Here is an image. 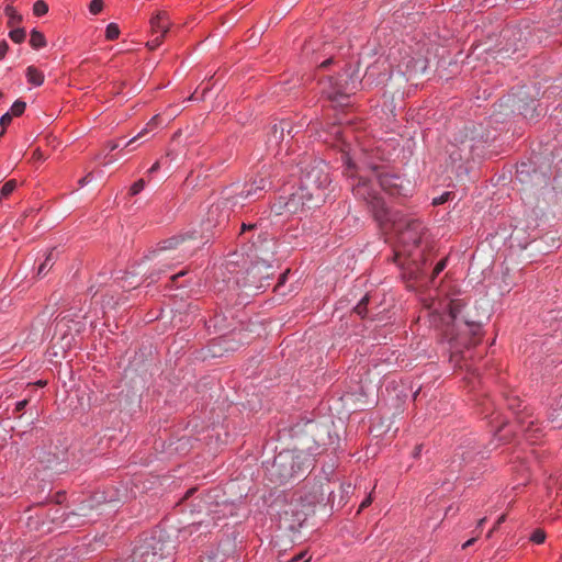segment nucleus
Wrapping results in <instances>:
<instances>
[{"label":"nucleus","mask_w":562,"mask_h":562,"mask_svg":"<svg viewBox=\"0 0 562 562\" xmlns=\"http://www.w3.org/2000/svg\"><path fill=\"white\" fill-rule=\"evenodd\" d=\"M12 117H13V115H12L10 112L4 113V114L0 117V126H1V131H0V138H1V137L3 136V134L5 133V127L11 123Z\"/></svg>","instance_id":"obj_26"},{"label":"nucleus","mask_w":562,"mask_h":562,"mask_svg":"<svg viewBox=\"0 0 562 562\" xmlns=\"http://www.w3.org/2000/svg\"><path fill=\"white\" fill-rule=\"evenodd\" d=\"M25 108H26V103L22 100H16L12 106H11V111L10 113L13 115V116H20L24 111H25Z\"/></svg>","instance_id":"obj_24"},{"label":"nucleus","mask_w":562,"mask_h":562,"mask_svg":"<svg viewBox=\"0 0 562 562\" xmlns=\"http://www.w3.org/2000/svg\"><path fill=\"white\" fill-rule=\"evenodd\" d=\"M159 121L160 119L158 115L151 117V120L146 124V126L135 137L127 142L126 147L134 144L137 139L144 138L149 132H151L154 128L158 126Z\"/></svg>","instance_id":"obj_13"},{"label":"nucleus","mask_w":562,"mask_h":562,"mask_svg":"<svg viewBox=\"0 0 562 562\" xmlns=\"http://www.w3.org/2000/svg\"><path fill=\"white\" fill-rule=\"evenodd\" d=\"M108 148H109V150H110V151H113V150H115L116 148H119V144H117V143H115V142H110V143L108 144Z\"/></svg>","instance_id":"obj_43"},{"label":"nucleus","mask_w":562,"mask_h":562,"mask_svg":"<svg viewBox=\"0 0 562 562\" xmlns=\"http://www.w3.org/2000/svg\"><path fill=\"white\" fill-rule=\"evenodd\" d=\"M9 36L14 43H22L25 40V31L24 29H13Z\"/></svg>","instance_id":"obj_23"},{"label":"nucleus","mask_w":562,"mask_h":562,"mask_svg":"<svg viewBox=\"0 0 562 562\" xmlns=\"http://www.w3.org/2000/svg\"><path fill=\"white\" fill-rule=\"evenodd\" d=\"M30 45L35 49L44 47L46 45L44 34L35 29L32 30L31 36H30Z\"/></svg>","instance_id":"obj_17"},{"label":"nucleus","mask_w":562,"mask_h":562,"mask_svg":"<svg viewBox=\"0 0 562 562\" xmlns=\"http://www.w3.org/2000/svg\"><path fill=\"white\" fill-rule=\"evenodd\" d=\"M302 187L292 193L284 203V209L289 213H297L305 209H312L318 206L321 203H316L315 200L310 196V194L304 193Z\"/></svg>","instance_id":"obj_7"},{"label":"nucleus","mask_w":562,"mask_h":562,"mask_svg":"<svg viewBox=\"0 0 562 562\" xmlns=\"http://www.w3.org/2000/svg\"><path fill=\"white\" fill-rule=\"evenodd\" d=\"M170 25L171 23L168 13L165 11L158 12L150 19L151 35H162L164 37L169 31Z\"/></svg>","instance_id":"obj_9"},{"label":"nucleus","mask_w":562,"mask_h":562,"mask_svg":"<svg viewBox=\"0 0 562 562\" xmlns=\"http://www.w3.org/2000/svg\"><path fill=\"white\" fill-rule=\"evenodd\" d=\"M330 183L328 166L324 161H314L306 167L300 179V187L310 194L316 203H323L327 196V187Z\"/></svg>","instance_id":"obj_4"},{"label":"nucleus","mask_w":562,"mask_h":562,"mask_svg":"<svg viewBox=\"0 0 562 562\" xmlns=\"http://www.w3.org/2000/svg\"><path fill=\"white\" fill-rule=\"evenodd\" d=\"M310 465L311 459L303 452L284 450L274 457L273 462L267 469L268 477L272 483L283 484Z\"/></svg>","instance_id":"obj_2"},{"label":"nucleus","mask_w":562,"mask_h":562,"mask_svg":"<svg viewBox=\"0 0 562 562\" xmlns=\"http://www.w3.org/2000/svg\"><path fill=\"white\" fill-rule=\"evenodd\" d=\"M200 562H224V555L220 552H216L212 555L202 558Z\"/></svg>","instance_id":"obj_32"},{"label":"nucleus","mask_w":562,"mask_h":562,"mask_svg":"<svg viewBox=\"0 0 562 562\" xmlns=\"http://www.w3.org/2000/svg\"><path fill=\"white\" fill-rule=\"evenodd\" d=\"M530 540H531L532 542H535V543H538V544L543 543V542H544V540H546V532H544V530H542V529H536V530L532 532V535H531V537H530Z\"/></svg>","instance_id":"obj_27"},{"label":"nucleus","mask_w":562,"mask_h":562,"mask_svg":"<svg viewBox=\"0 0 562 562\" xmlns=\"http://www.w3.org/2000/svg\"><path fill=\"white\" fill-rule=\"evenodd\" d=\"M494 529H495V528L491 529V531H488V535H492V532H494Z\"/></svg>","instance_id":"obj_55"},{"label":"nucleus","mask_w":562,"mask_h":562,"mask_svg":"<svg viewBox=\"0 0 562 562\" xmlns=\"http://www.w3.org/2000/svg\"><path fill=\"white\" fill-rule=\"evenodd\" d=\"M310 561V558H306V553L305 552H302L297 555H295L291 562H308Z\"/></svg>","instance_id":"obj_37"},{"label":"nucleus","mask_w":562,"mask_h":562,"mask_svg":"<svg viewBox=\"0 0 562 562\" xmlns=\"http://www.w3.org/2000/svg\"><path fill=\"white\" fill-rule=\"evenodd\" d=\"M376 184L373 173L371 177L360 176L357 178V182L352 183V191L357 198L364 200L370 205L376 221L382 223L390 220V217L389 211L375 188Z\"/></svg>","instance_id":"obj_6"},{"label":"nucleus","mask_w":562,"mask_h":562,"mask_svg":"<svg viewBox=\"0 0 562 562\" xmlns=\"http://www.w3.org/2000/svg\"><path fill=\"white\" fill-rule=\"evenodd\" d=\"M26 404H27V402H26L25 400L20 401V402H18V403H16V405H15V409H16L18 412H20V411L24 409V407L26 406Z\"/></svg>","instance_id":"obj_40"},{"label":"nucleus","mask_w":562,"mask_h":562,"mask_svg":"<svg viewBox=\"0 0 562 562\" xmlns=\"http://www.w3.org/2000/svg\"><path fill=\"white\" fill-rule=\"evenodd\" d=\"M465 323L471 328L473 335H476L480 331V321H465Z\"/></svg>","instance_id":"obj_36"},{"label":"nucleus","mask_w":562,"mask_h":562,"mask_svg":"<svg viewBox=\"0 0 562 562\" xmlns=\"http://www.w3.org/2000/svg\"><path fill=\"white\" fill-rule=\"evenodd\" d=\"M476 541V538H471L462 544V549L471 547Z\"/></svg>","instance_id":"obj_41"},{"label":"nucleus","mask_w":562,"mask_h":562,"mask_svg":"<svg viewBox=\"0 0 562 562\" xmlns=\"http://www.w3.org/2000/svg\"><path fill=\"white\" fill-rule=\"evenodd\" d=\"M270 186V182L267 180L266 177H258L254 179V181L249 184V188L241 191L237 198H240L241 200L248 199L252 195H256L258 191L266 190L267 187Z\"/></svg>","instance_id":"obj_10"},{"label":"nucleus","mask_w":562,"mask_h":562,"mask_svg":"<svg viewBox=\"0 0 562 562\" xmlns=\"http://www.w3.org/2000/svg\"><path fill=\"white\" fill-rule=\"evenodd\" d=\"M389 217L390 220L386 222L393 223V229L398 237V241L403 246V251L409 257H413V249L418 247L425 233L426 228L424 224L419 220L411 216L393 218V215L390 212Z\"/></svg>","instance_id":"obj_5"},{"label":"nucleus","mask_w":562,"mask_h":562,"mask_svg":"<svg viewBox=\"0 0 562 562\" xmlns=\"http://www.w3.org/2000/svg\"><path fill=\"white\" fill-rule=\"evenodd\" d=\"M120 35V29L119 25L115 23H110L105 29V37L109 41H114Z\"/></svg>","instance_id":"obj_20"},{"label":"nucleus","mask_w":562,"mask_h":562,"mask_svg":"<svg viewBox=\"0 0 562 562\" xmlns=\"http://www.w3.org/2000/svg\"><path fill=\"white\" fill-rule=\"evenodd\" d=\"M204 524V521H199V522H193L191 526H189L188 528H183L180 533L183 538L187 537V535H192L193 533V530H199L202 525Z\"/></svg>","instance_id":"obj_28"},{"label":"nucleus","mask_w":562,"mask_h":562,"mask_svg":"<svg viewBox=\"0 0 562 562\" xmlns=\"http://www.w3.org/2000/svg\"><path fill=\"white\" fill-rule=\"evenodd\" d=\"M162 35H153V38L147 42L149 49L154 50L162 43Z\"/></svg>","instance_id":"obj_31"},{"label":"nucleus","mask_w":562,"mask_h":562,"mask_svg":"<svg viewBox=\"0 0 562 562\" xmlns=\"http://www.w3.org/2000/svg\"><path fill=\"white\" fill-rule=\"evenodd\" d=\"M446 265L447 259H441L432 270V278H436L446 268Z\"/></svg>","instance_id":"obj_35"},{"label":"nucleus","mask_w":562,"mask_h":562,"mask_svg":"<svg viewBox=\"0 0 562 562\" xmlns=\"http://www.w3.org/2000/svg\"><path fill=\"white\" fill-rule=\"evenodd\" d=\"M505 520V516H501L496 522V525L494 526V528H497L503 521Z\"/></svg>","instance_id":"obj_49"},{"label":"nucleus","mask_w":562,"mask_h":562,"mask_svg":"<svg viewBox=\"0 0 562 562\" xmlns=\"http://www.w3.org/2000/svg\"><path fill=\"white\" fill-rule=\"evenodd\" d=\"M160 165L156 161L148 170L149 173L156 172L159 169Z\"/></svg>","instance_id":"obj_44"},{"label":"nucleus","mask_w":562,"mask_h":562,"mask_svg":"<svg viewBox=\"0 0 562 562\" xmlns=\"http://www.w3.org/2000/svg\"><path fill=\"white\" fill-rule=\"evenodd\" d=\"M371 503H372L371 496L366 497L360 505V509L368 507Z\"/></svg>","instance_id":"obj_39"},{"label":"nucleus","mask_w":562,"mask_h":562,"mask_svg":"<svg viewBox=\"0 0 562 562\" xmlns=\"http://www.w3.org/2000/svg\"><path fill=\"white\" fill-rule=\"evenodd\" d=\"M16 186H18V182L14 179L7 181L0 189V196L1 198L9 196L15 190Z\"/></svg>","instance_id":"obj_19"},{"label":"nucleus","mask_w":562,"mask_h":562,"mask_svg":"<svg viewBox=\"0 0 562 562\" xmlns=\"http://www.w3.org/2000/svg\"><path fill=\"white\" fill-rule=\"evenodd\" d=\"M33 157H34L35 159H42V158H43V154H42V151H41L40 149H36V150L34 151V154H33Z\"/></svg>","instance_id":"obj_47"},{"label":"nucleus","mask_w":562,"mask_h":562,"mask_svg":"<svg viewBox=\"0 0 562 562\" xmlns=\"http://www.w3.org/2000/svg\"><path fill=\"white\" fill-rule=\"evenodd\" d=\"M145 188V181L144 179H139L136 182L133 183V186L130 189L131 195L138 194L143 189Z\"/></svg>","instance_id":"obj_30"},{"label":"nucleus","mask_w":562,"mask_h":562,"mask_svg":"<svg viewBox=\"0 0 562 562\" xmlns=\"http://www.w3.org/2000/svg\"><path fill=\"white\" fill-rule=\"evenodd\" d=\"M485 520H486V518H482V519H480V520H479V522H477V527H479V528H480V527H482V526H483V524L485 522Z\"/></svg>","instance_id":"obj_50"},{"label":"nucleus","mask_w":562,"mask_h":562,"mask_svg":"<svg viewBox=\"0 0 562 562\" xmlns=\"http://www.w3.org/2000/svg\"><path fill=\"white\" fill-rule=\"evenodd\" d=\"M25 76L27 82L33 86L40 87L44 82V74L35 66H29L25 71Z\"/></svg>","instance_id":"obj_12"},{"label":"nucleus","mask_w":562,"mask_h":562,"mask_svg":"<svg viewBox=\"0 0 562 562\" xmlns=\"http://www.w3.org/2000/svg\"><path fill=\"white\" fill-rule=\"evenodd\" d=\"M55 260H56V257L54 255V251L50 250L47 254L44 262L38 267L37 276L41 278L45 277L47 274L48 270L53 267Z\"/></svg>","instance_id":"obj_16"},{"label":"nucleus","mask_w":562,"mask_h":562,"mask_svg":"<svg viewBox=\"0 0 562 562\" xmlns=\"http://www.w3.org/2000/svg\"><path fill=\"white\" fill-rule=\"evenodd\" d=\"M82 525L81 515L77 513H66L65 518L60 521V528H75Z\"/></svg>","instance_id":"obj_14"},{"label":"nucleus","mask_w":562,"mask_h":562,"mask_svg":"<svg viewBox=\"0 0 562 562\" xmlns=\"http://www.w3.org/2000/svg\"><path fill=\"white\" fill-rule=\"evenodd\" d=\"M182 274H183V272H180V273H178V274H175V276L172 277V281H173V280H176L177 278H179V277H180V276H182Z\"/></svg>","instance_id":"obj_53"},{"label":"nucleus","mask_w":562,"mask_h":562,"mask_svg":"<svg viewBox=\"0 0 562 562\" xmlns=\"http://www.w3.org/2000/svg\"><path fill=\"white\" fill-rule=\"evenodd\" d=\"M285 127H291V122L283 120L279 124H274L271 127V133L268 142L270 144L273 143L276 145L280 144L284 138Z\"/></svg>","instance_id":"obj_11"},{"label":"nucleus","mask_w":562,"mask_h":562,"mask_svg":"<svg viewBox=\"0 0 562 562\" xmlns=\"http://www.w3.org/2000/svg\"><path fill=\"white\" fill-rule=\"evenodd\" d=\"M494 529H495V528L491 529V531H488V535H492V532H494Z\"/></svg>","instance_id":"obj_56"},{"label":"nucleus","mask_w":562,"mask_h":562,"mask_svg":"<svg viewBox=\"0 0 562 562\" xmlns=\"http://www.w3.org/2000/svg\"><path fill=\"white\" fill-rule=\"evenodd\" d=\"M65 510L59 507L58 505L52 506L47 510V518L50 520L52 524L56 525L57 527H60V521L65 518Z\"/></svg>","instance_id":"obj_15"},{"label":"nucleus","mask_w":562,"mask_h":562,"mask_svg":"<svg viewBox=\"0 0 562 562\" xmlns=\"http://www.w3.org/2000/svg\"><path fill=\"white\" fill-rule=\"evenodd\" d=\"M8 48H9L8 43L5 41H1L0 42V59H2L5 56Z\"/></svg>","instance_id":"obj_38"},{"label":"nucleus","mask_w":562,"mask_h":562,"mask_svg":"<svg viewBox=\"0 0 562 562\" xmlns=\"http://www.w3.org/2000/svg\"><path fill=\"white\" fill-rule=\"evenodd\" d=\"M333 63V58L329 57L327 59H325L324 61L321 63V67L322 68H326L328 65H330Z\"/></svg>","instance_id":"obj_45"},{"label":"nucleus","mask_w":562,"mask_h":562,"mask_svg":"<svg viewBox=\"0 0 562 562\" xmlns=\"http://www.w3.org/2000/svg\"><path fill=\"white\" fill-rule=\"evenodd\" d=\"M86 181H87V177H85V178L80 179V180H79V184H80V186H83V184L86 183Z\"/></svg>","instance_id":"obj_51"},{"label":"nucleus","mask_w":562,"mask_h":562,"mask_svg":"<svg viewBox=\"0 0 562 562\" xmlns=\"http://www.w3.org/2000/svg\"><path fill=\"white\" fill-rule=\"evenodd\" d=\"M373 175L379 187L391 195L402 194V180L400 177L389 173H383L373 169Z\"/></svg>","instance_id":"obj_8"},{"label":"nucleus","mask_w":562,"mask_h":562,"mask_svg":"<svg viewBox=\"0 0 562 562\" xmlns=\"http://www.w3.org/2000/svg\"><path fill=\"white\" fill-rule=\"evenodd\" d=\"M218 210V206L214 207L212 206L211 210H210V213L213 214L214 212H216Z\"/></svg>","instance_id":"obj_52"},{"label":"nucleus","mask_w":562,"mask_h":562,"mask_svg":"<svg viewBox=\"0 0 562 562\" xmlns=\"http://www.w3.org/2000/svg\"><path fill=\"white\" fill-rule=\"evenodd\" d=\"M37 384H38L40 386H44V385L46 384V382H44V381H38V383H37Z\"/></svg>","instance_id":"obj_54"},{"label":"nucleus","mask_w":562,"mask_h":562,"mask_svg":"<svg viewBox=\"0 0 562 562\" xmlns=\"http://www.w3.org/2000/svg\"><path fill=\"white\" fill-rule=\"evenodd\" d=\"M103 9V1L102 0H92L89 5V11L91 14H98Z\"/></svg>","instance_id":"obj_29"},{"label":"nucleus","mask_w":562,"mask_h":562,"mask_svg":"<svg viewBox=\"0 0 562 562\" xmlns=\"http://www.w3.org/2000/svg\"><path fill=\"white\" fill-rule=\"evenodd\" d=\"M557 406H558L557 408L555 407L551 408L552 412L550 413V417L552 418V422L562 420V395L558 398Z\"/></svg>","instance_id":"obj_22"},{"label":"nucleus","mask_w":562,"mask_h":562,"mask_svg":"<svg viewBox=\"0 0 562 562\" xmlns=\"http://www.w3.org/2000/svg\"><path fill=\"white\" fill-rule=\"evenodd\" d=\"M460 306H461V304L459 301L451 302L450 313H451V316L453 319H457L459 314L461 313Z\"/></svg>","instance_id":"obj_34"},{"label":"nucleus","mask_w":562,"mask_h":562,"mask_svg":"<svg viewBox=\"0 0 562 562\" xmlns=\"http://www.w3.org/2000/svg\"><path fill=\"white\" fill-rule=\"evenodd\" d=\"M254 227H255V225H246V224H243V226H241V232H245L246 229H251V228H254Z\"/></svg>","instance_id":"obj_48"},{"label":"nucleus","mask_w":562,"mask_h":562,"mask_svg":"<svg viewBox=\"0 0 562 562\" xmlns=\"http://www.w3.org/2000/svg\"><path fill=\"white\" fill-rule=\"evenodd\" d=\"M3 97V93L0 91V99Z\"/></svg>","instance_id":"obj_57"},{"label":"nucleus","mask_w":562,"mask_h":562,"mask_svg":"<svg viewBox=\"0 0 562 562\" xmlns=\"http://www.w3.org/2000/svg\"><path fill=\"white\" fill-rule=\"evenodd\" d=\"M422 448H423V446H422V445H419V446H417V447L414 449V451H413V457H414V458H418V457L420 456V453H422Z\"/></svg>","instance_id":"obj_42"},{"label":"nucleus","mask_w":562,"mask_h":562,"mask_svg":"<svg viewBox=\"0 0 562 562\" xmlns=\"http://www.w3.org/2000/svg\"><path fill=\"white\" fill-rule=\"evenodd\" d=\"M201 244L198 232H190L184 235H178L164 240L157 249L153 251V257L158 258L159 262L176 261L179 263L182 259L191 256Z\"/></svg>","instance_id":"obj_3"},{"label":"nucleus","mask_w":562,"mask_h":562,"mask_svg":"<svg viewBox=\"0 0 562 562\" xmlns=\"http://www.w3.org/2000/svg\"><path fill=\"white\" fill-rule=\"evenodd\" d=\"M285 133L288 135H291L292 137L296 134V132H294V127L292 124H291V127H285Z\"/></svg>","instance_id":"obj_46"},{"label":"nucleus","mask_w":562,"mask_h":562,"mask_svg":"<svg viewBox=\"0 0 562 562\" xmlns=\"http://www.w3.org/2000/svg\"><path fill=\"white\" fill-rule=\"evenodd\" d=\"M4 11L9 19L8 25L10 27H14L16 24H19L22 21V16L16 12V10L13 7L8 5Z\"/></svg>","instance_id":"obj_18"},{"label":"nucleus","mask_w":562,"mask_h":562,"mask_svg":"<svg viewBox=\"0 0 562 562\" xmlns=\"http://www.w3.org/2000/svg\"><path fill=\"white\" fill-rule=\"evenodd\" d=\"M369 302V296L366 295L361 299V301L356 305L355 312L361 316L364 317L367 314V304Z\"/></svg>","instance_id":"obj_25"},{"label":"nucleus","mask_w":562,"mask_h":562,"mask_svg":"<svg viewBox=\"0 0 562 562\" xmlns=\"http://www.w3.org/2000/svg\"><path fill=\"white\" fill-rule=\"evenodd\" d=\"M48 11V5L45 1L43 0H37L34 5H33V13L36 15V16H42L44 14H46Z\"/></svg>","instance_id":"obj_21"},{"label":"nucleus","mask_w":562,"mask_h":562,"mask_svg":"<svg viewBox=\"0 0 562 562\" xmlns=\"http://www.w3.org/2000/svg\"><path fill=\"white\" fill-rule=\"evenodd\" d=\"M451 198H452V193H451V192H445V193H442L440 196L435 198V199L432 200V204H434V205H440V204H443V203H446L447 201H449Z\"/></svg>","instance_id":"obj_33"},{"label":"nucleus","mask_w":562,"mask_h":562,"mask_svg":"<svg viewBox=\"0 0 562 562\" xmlns=\"http://www.w3.org/2000/svg\"><path fill=\"white\" fill-rule=\"evenodd\" d=\"M176 542L164 530L155 531L133 550L131 562H170Z\"/></svg>","instance_id":"obj_1"}]
</instances>
